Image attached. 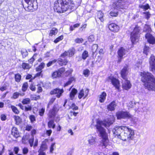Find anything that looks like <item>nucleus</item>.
<instances>
[{
  "label": "nucleus",
  "mask_w": 155,
  "mask_h": 155,
  "mask_svg": "<svg viewBox=\"0 0 155 155\" xmlns=\"http://www.w3.org/2000/svg\"><path fill=\"white\" fill-rule=\"evenodd\" d=\"M96 138L95 137H91L90 139L88 140L89 143L91 145H92L96 143Z\"/></svg>",
  "instance_id": "nucleus-42"
},
{
  "label": "nucleus",
  "mask_w": 155,
  "mask_h": 155,
  "mask_svg": "<svg viewBox=\"0 0 155 155\" xmlns=\"http://www.w3.org/2000/svg\"><path fill=\"white\" fill-rule=\"evenodd\" d=\"M143 14L145 15V18L147 20H148L150 17L151 15L149 11L144 12Z\"/></svg>",
  "instance_id": "nucleus-51"
},
{
  "label": "nucleus",
  "mask_w": 155,
  "mask_h": 155,
  "mask_svg": "<svg viewBox=\"0 0 155 155\" xmlns=\"http://www.w3.org/2000/svg\"><path fill=\"white\" fill-rule=\"evenodd\" d=\"M129 70V66L128 65L124 66L120 71V74L122 78L125 80L124 82L122 83V87L123 89L128 90L132 87L130 81L128 80L127 75Z\"/></svg>",
  "instance_id": "nucleus-5"
},
{
  "label": "nucleus",
  "mask_w": 155,
  "mask_h": 155,
  "mask_svg": "<svg viewBox=\"0 0 155 155\" xmlns=\"http://www.w3.org/2000/svg\"><path fill=\"white\" fill-rule=\"evenodd\" d=\"M139 8L143 9L144 11H146L148 9H150V7L148 4H146L145 5H140Z\"/></svg>",
  "instance_id": "nucleus-33"
},
{
  "label": "nucleus",
  "mask_w": 155,
  "mask_h": 155,
  "mask_svg": "<svg viewBox=\"0 0 155 155\" xmlns=\"http://www.w3.org/2000/svg\"><path fill=\"white\" fill-rule=\"evenodd\" d=\"M90 71L88 69H86L84 70L83 75L86 77H88L90 74Z\"/></svg>",
  "instance_id": "nucleus-52"
},
{
  "label": "nucleus",
  "mask_w": 155,
  "mask_h": 155,
  "mask_svg": "<svg viewBox=\"0 0 155 155\" xmlns=\"http://www.w3.org/2000/svg\"><path fill=\"white\" fill-rule=\"evenodd\" d=\"M89 57L88 52L87 50L84 51L82 52L81 57L84 60H86Z\"/></svg>",
  "instance_id": "nucleus-34"
},
{
  "label": "nucleus",
  "mask_w": 155,
  "mask_h": 155,
  "mask_svg": "<svg viewBox=\"0 0 155 155\" xmlns=\"http://www.w3.org/2000/svg\"><path fill=\"white\" fill-rule=\"evenodd\" d=\"M13 118L16 125H18L22 123V119L19 116L15 115L14 116Z\"/></svg>",
  "instance_id": "nucleus-26"
},
{
  "label": "nucleus",
  "mask_w": 155,
  "mask_h": 155,
  "mask_svg": "<svg viewBox=\"0 0 155 155\" xmlns=\"http://www.w3.org/2000/svg\"><path fill=\"white\" fill-rule=\"evenodd\" d=\"M37 93L39 94L42 92L43 91V89L40 84H38L37 85Z\"/></svg>",
  "instance_id": "nucleus-50"
},
{
  "label": "nucleus",
  "mask_w": 155,
  "mask_h": 155,
  "mask_svg": "<svg viewBox=\"0 0 155 155\" xmlns=\"http://www.w3.org/2000/svg\"><path fill=\"white\" fill-rule=\"evenodd\" d=\"M107 81H110L111 84L118 91L120 92L121 91L120 84L118 79L113 76H109L107 78Z\"/></svg>",
  "instance_id": "nucleus-8"
},
{
  "label": "nucleus",
  "mask_w": 155,
  "mask_h": 155,
  "mask_svg": "<svg viewBox=\"0 0 155 155\" xmlns=\"http://www.w3.org/2000/svg\"><path fill=\"white\" fill-rule=\"evenodd\" d=\"M74 7V4L72 0H56L54 3L53 9L55 12L62 14L72 10Z\"/></svg>",
  "instance_id": "nucleus-3"
},
{
  "label": "nucleus",
  "mask_w": 155,
  "mask_h": 155,
  "mask_svg": "<svg viewBox=\"0 0 155 155\" xmlns=\"http://www.w3.org/2000/svg\"><path fill=\"white\" fill-rule=\"evenodd\" d=\"M64 92V90L63 88L56 87L51 90L50 94L51 95H55L57 98H59L63 95Z\"/></svg>",
  "instance_id": "nucleus-11"
},
{
  "label": "nucleus",
  "mask_w": 155,
  "mask_h": 155,
  "mask_svg": "<svg viewBox=\"0 0 155 155\" xmlns=\"http://www.w3.org/2000/svg\"><path fill=\"white\" fill-rule=\"evenodd\" d=\"M80 25V23H77L74 24L73 25H71L69 27V30L72 31L74 30L75 28L79 27Z\"/></svg>",
  "instance_id": "nucleus-39"
},
{
  "label": "nucleus",
  "mask_w": 155,
  "mask_h": 155,
  "mask_svg": "<svg viewBox=\"0 0 155 155\" xmlns=\"http://www.w3.org/2000/svg\"><path fill=\"white\" fill-rule=\"evenodd\" d=\"M57 61V60L56 59H54L52 61H50L46 64L47 66L48 67H49L52 64L55 63Z\"/></svg>",
  "instance_id": "nucleus-46"
},
{
  "label": "nucleus",
  "mask_w": 155,
  "mask_h": 155,
  "mask_svg": "<svg viewBox=\"0 0 155 155\" xmlns=\"http://www.w3.org/2000/svg\"><path fill=\"white\" fill-rule=\"evenodd\" d=\"M1 119L2 121H5L7 119L6 116L5 114H2L0 115Z\"/></svg>",
  "instance_id": "nucleus-63"
},
{
  "label": "nucleus",
  "mask_w": 155,
  "mask_h": 155,
  "mask_svg": "<svg viewBox=\"0 0 155 155\" xmlns=\"http://www.w3.org/2000/svg\"><path fill=\"white\" fill-rule=\"evenodd\" d=\"M107 26L109 30L114 33L117 32L120 30L119 26L115 23L108 24Z\"/></svg>",
  "instance_id": "nucleus-13"
},
{
  "label": "nucleus",
  "mask_w": 155,
  "mask_h": 155,
  "mask_svg": "<svg viewBox=\"0 0 155 155\" xmlns=\"http://www.w3.org/2000/svg\"><path fill=\"white\" fill-rule=\"evenodd\" d=\"M118 14V12L117 11H111L109 13L110 15L113 17H117Z\"/></svg>",
  "instance_id": "nucleus-47"
},
{
  "label": "nucleus",
  "mask_w": 155,
  "mask_h": 155,
  "mask_svg": "<svg viewBox=\"0 0 155 155\" xmlns=\"http://www.w3.org/2000/svg\"><path fill=\"white\" fill-rule=\"evenodd\" d=\"M45 150L39 149L38 152V155H46L45 153L44 152Z\"/></svg>",
  "instance_id": "nucleus-64"
},
{
  "label": "nucleus",
  "mask_w": 155,
  "mask_h": 155,
  "mask_svg": "<svg viewBox=\"0 0 155 155\" xmlns=\"http://www.w3.org/2000/svg\"><path fill=\"white\" fill-rule=\"evenodd\" d=\"M32 107L30 105H28L25 107L24 110L25 111H31L32 110Z\"/></svg>",
  "instance_id": "nucleus-54"
},
{
  "label": "nucleus",
  "mask_w": 155,
  "mask_h": 155,
  "mask_svg": "<svg viewBox=\"0 0 155 155\" xmlns=\"http://www.w3.org/2000/svg\"><path fill=\"white\" fill-rule=\"evenodd\" d=\"M116 106V101L114 100L107 106V109L108 111H112L115 110Z\"/></svg>",
  "instance_id": "nucleus-19"
},
{
  "label": "nucleus",
  "mask_w": 155,
  "mask_h": 155,
  "mask_svg": "<svg viewBox=\"0 0 155 155\" xmlns=\"http://www.w3.org/2000/svg\"><path fill=\"white\" fill-rule=\"evenodd\" d=\"M25 94L24 93H20L18 92H14L11 97L12 99H16L18 98L20 96H23Z\"/></svg>",
  "instance_id": "nucleus-25"
},
{
  "label": "nucleus",
  "mask_w": 155,
  "mask_h": 155,
  "mask_svg": "<svg viewBox=\"0 0 155 155\" xmlns=\"http://www.w3.org/2000/svg\"><path fill=\"white\" fill-rule=\"evenodd\" d=\"M58 32V29L56 28H53L50 31L48 34L49 36L52 37L53 35H56Z\"/></svg>",
  "instance_id": "nucleus-27"
},
{
  "label": "nucleus",
  "mask_w": 155,
  "mask_h": 155,
  "mask_svg": "<svg viewBox=\"0 0 155 155\" xmlns=\"http://www.w3.org/2000/svg\"><path fill=\"white\" fill-rule=\"evenodd\" d=\"M128 2L127 0H117L112 3L111 6L114 9L124 10L127 7Z\"/></svg>",
  "instance_id": "nucleus-7"
},
{
  "label": "nucleus",
  "mask_w": 155,
  "mask_h": 155,
  "mask_svg": "<svg viewBox=\"0 0 155 155\" xmlns=\"http://www.w3.org/2000/svg\"><path fill=\"white\" fill-rule=\"evenodd\" d=\"M57 62L60 66H62L66 65L68 63V61L66 58L63 59L59 58L57 60Z\"/></svg>",
  "instance_id": "nucleus-21"
},
{
  "label": "nucleus",
  "mask_w": 155,
  "mask_h": 155,
  "mask_svg": "<svg viewBox=\"0 0 155 155\" xmlns=\"http://www.w3.org/2000/svg\"><path fill=\"white\" fill-rule=\"evenodd\" d=\"M104 14L103 12L101 10H99L97 11L95 18L96 19H98L101 22H103L104 21Z\"/></svg>",
  "instance_id": "nucleus-20"
},
{
  "label": "nucleus",
  "mask_w": 155,
  "mask_h": 155,
  "mask_svg": "<svg viewBox=\"0 0 155 155\" xmlns=\"http://www.w3.org/2000/svg\"><path fill=\"white\" fill-rule=\"evenodd\" d=\"M64 36L63 35H61L58 38H56L54 41V42L55 43H57L59 41L62 40L63 39Z\"/></svg>",
  "instance_id": "nucleus-49"
},
{
  "label": "nucleus",
  "mask_w": 155,
  "mask_h": 155,
  "mask_svg": "<svg viewBox=\"0 0 155 155\" xmlns=\"http://www.w3.org/2000/svg\"><path fill=\"white\" fill-rule=\"evenodd\" d=\"M14 78L15 82L19 83L21 80V76L19 73H17L15 74Z\"/></svg>",
  "instance_id": "nucleus-31"
},
{
  "label": "nucleus",
  "mask_w": 155,
  "mask_h": 155,
  "mask_svg": "<svg viewBox=\"0 0 155 155\" xmlns=\"http://www.w3.org/2000/svg\"><path fill=\"white\" fill-rule=\"evenodd\" d=\"M10 107L11 108L12 111L15 114H18L20 113V111L15 106L11 105Z\"/></svg>",
  "instance_id": "nucleus-37"
},
{
  "label": "nucleus",
  "mask_w": 155,
  "mask_h": 155,
  "mask_svg": "<svg viewBox=\"0 0 155 155\" xmlns=\"http://www.w3.org/2000/svg\"><path fill=\"white\" fill-rule=\"evenodd\" d=\"M125 49L123 47H120L119 48L117 51V58H118L117 60V63L118 64L120 63L123 59V56L125 54Z\"/></svg>",
  "instance_id": "nucleus-12"
},
{
  "label": "nucleus",
  "mask_w": 155,
  "mask_h": 155,
  "mask_svg": "<svg viewBox=\"0 0 155 155\" xmlns=\"http://www.w3.org/2000/svg\"><path fill=\"white\" fill-rule=\"evenodd\" d=\"M107 94L105 91L102 92L99 96V101L101 103H104L106 99Z\"/></svg>",
  "instance_id": "nucleus-23"
},
{
  "label": "nucleus",
  "mask_w": 155,
  "mask_h": 155,
  "mask_svg": "<svg viewBox=\"0 0 155 155\" xmlns=\"http://www.w3.org/2000/svg\"><path fill=\"white\" fill-rule=\"evenodd\" d=\"M47 125L49 128H52V129H54L56 126L54 122V120L53 119L49 120L47 123Z\"/></svg>",
  "instance_id": "nucleus-28"
},
{
  "label": "nucleus",
  "mask_w": 155,
  "mask_h": 155,
  "mask_svg": "<svg viewBox=\"0 0 155 155\" xmlns=\"http://www.w3.org/2000/svg\"><path fill=\"white\" fill-rule=\"evenodd\" d=\"M98 46L97 44H94L92 46V51L93 54L96 52L98 49Z\"/></svg>",
  "instance_id": "nucleus-48"
},
{
  "label": "nucleus",
  "mask_w": 155,
  "mask_h": 155,
  "mask_svg": "<svg viewBox=\"0 0 155 155\" xmlns=\"http://www.w3.org/2000/svg\"><path fill=\"white\" fill-rule=\"evenodd\" d=\"M22 68L24 70H29L31 68V66L29 64L25 62H23L21 65Z\"/></svg>",
  "instance_id": "nucleus-35"
},
{
  "label": "nucleus",
  "mask_w": 155,
  "mask_h": 155,
  "mask_svg": "<svg viewBox=\"0 0 155 155\" xmlns=\"http://www.w3.org/2000/svg\"><path fill=\"white\" fill-rule=\"evenodd\" d=\"M22 153L23 154L25 155L27 154L28 152V149L27 147H24L22 149Z\"/></svg>",
  "instance_id": "nucleus-60"
},
{
  "label": "nucleus",
  "mask_w": 155,
  "mask_h": 155,
  "mask_svg": "<svg viewBox=\"0 0 155 155\" xmlns=\"http://www.w3.org/2000/svg\"><path fill=\"white\" fill-rule=\"evenodd\" d=\"M52 76L53 78H57V77H60L58 74L57 71H54L52 74Z\"/></svg>",
  "instance_id": "nucleus-57"
},
{
  "label": "nucleus",
  "mask_w": 155,
  "mask_h": 155,
  "mask_svg": "<svg viewBox=\"0 0 155 155\" xmlns=\"http://www.w3.org/2000/svg\"><path fill=\"white\" fill-rule=\"evenodd\" d=\"M57 71L60 77L61 76V74L65 71V69L64 67H62L58 70Z\"/></svg>",
  "instance_id": "nucleus-41"
},
{
  "label": "nucleus",
  "mask_w": 155,
  "mask_h": 155,
  "mask_svg": "<svg viewBox=\"0 0 155 155\" xmlns=\"http://www.w3.org/2000/svg\"><path fill=\"white\" fill-rule=\"evenodd\" d=\"M84 40L82 38H77L74 40V41L76 43L80 44L83 42Z\"/></svg>",
  "instance_id": "nucleus-53"
},
{
  "label": "nucleus",
  "mask_w": 155,
  "mask_h": 155,
  "mask_svg": "<svg viewBox=\"0 0 155 155\" xmlns=\"http://www.w3.org/2000/svg\"><path fill=\"white\" fill-rule=\"evenodd\" d=\"M45 66V63L44 62H41L38 66L36 68V71H42L41 70L44 68Z\"/></svg>",
  "instance_id": "nucleus-38"
},
{
  "label": "nucleus",
  "mask_w": 155,
  "mask_h": 155,
  "mask_svg": "<svg viewBox=\"0 0 155 155\" xmlns=\"http://www.w3.org/2000/svg\"><path fill=\"white\" fill-rule=\"evenodd\" d=\"M150 48L149 47L145 45L144 46L143 52L144 54H145L146 55H147L149 51Z\"/></svg>",
  "instance_id": "nucleus-43"
},
{
  "label": "nucleus",
  "mask_w": 155,
  "mask_h": 155,
  "mask_svg": "<svg viewBox=\"0 0 155 155\" xmlns=\"http://www.w3.org/2000/svg\"><path fill=\"white\" fill-rule=\"evenodd\" d=\"M45 111V108H42L39 110L38 111V114L41 117H43L44 115Z\"/></svg>",
  "instance_id": "nucleus-44"
},
{
  "label": "nucleus",
  "mask_w": 155,
  "mask_h": 155,
  "mask_svg": "<svg viewBox=\"0 0 155 155\" xmlns=\"http://www.w3.org/2000/svg\"><path fill=\"white\" fill-rule=\"evenodd\" d=\"M141 28L138 25H136L133 31L130 34V39L132 44H135L138 41L140 37Z\"/></svg>",
  "instance_id": "nucleus-6"
},
{
  "label": "nucleus",
  "mask_w": 155,
  "mask_h": 155,
  "mask_svg": "<svg viewBox=\"0 0 155 155\" xmlns=\"http://www.w3.org/2000/svg\"><path fill=\"white\" fill-rule=\"evenodd\" d=\"M29 88L32 91H35L36 89L35 85L33 83H31L30 85Z\"/></svg>",
  "instance_id": "nucleus-55"
},
{
  "label": "nucleus",
  "mask_w": 155,
  "mask_h": 155,
  "mask_svg": "<svg viewBox=\"0 0 155 155\" xmlns=\"http://www.w3.org/2000/svg\"><path fill=\"white\" fill-rule=\"evenodd\" d=\"M147 42L150 44L153 45L155 44V38L150 33H146L145 35Z\"/></svg>",
  "instance_id": "nucleus-15"
},
{
  "label": "nucleus",
  "mask_w": 155,
  "mask_h": 155,
  "mask_svg": "<svg viewBox=\"0 0 155 155\" xmlns=\"http://www.w3.org/2000/svg\"><path fill=\"white\" fill-rule=\"evenodd\" d=\"M115 117L114 115H110L107 118L103 120L99 119L96 120V124L95 126L99 133L100 137L101 138V145L102 147L106 148L109 143V139L107 133L102 126L105 127H109L112 125L115 121Z\"/></svg>",
  "instance_id": "nucleus-1"
},
{
  "label": "nucleus",
  "mask_w": 155,
  "mask_h": 155,
  "mask_svg": "<svg viewBox=\"0 0 155 155\" xmlns=\"http://www.w3.org/2000/svg\"><path fill=\"white\" fill-rule=\"evenodd\" d=\"M67 51L68 52V56L71 57L74 55L75 53V50L74 48L72 47L69 49Z\"/></svg>",
  "instance_id": "nucleus-29"
},
{
  "label": "nucleus",
  "mask_w": 155,
  "mask_h": 155,
  "mask_svg": "<svg viewBox=\"0 0 155 155\" xmlns=\"http://www.w3.org/2000/svg\"><path fill=\"white\" fill-rule=\"evenodd\" d=\"M143 29V32H147V33H150L152 31L150 25L147 24L145 25Z\"/></svg>",
  "instance_id": "nucleus-30"
},
{
  "label": "nucleus",
  "mask_w": 155,
  "mask_h": 155,
  "mask_svg": "<svg viewBox=\"0 0 155 155\" xmlns=\"http://www.w3.org/2000/svg\"><path fill=\"white\" fill-rule=\"evenodd\" d=\"M29 118L31 123H34L36 121V117L34 115H30L29 116Z\"/></svg>",
  "instance_id": "nucleus-45"
},
{
  "label": "nucleus",
  "mask_w": 155,
  "mask_h": 155,
  "mask_svg": "<svg viewBox=\"0 0 155 155\" xmlns=\"http://www.w3.org/2000/svg\"><path fill=\"white\" fill-rule=\"evenodd\" d=\"M116 116L118 120L122 119H130L133 117V116L129 112L123 110L117 112L116 114Z\"/></svg>",
  "instance_id": "nucleus-10"
},
{
  "label": "nucleus",
  "mask_w": 155,
  "mask_h": 155,
  "mask_svg": "<svg viewBox=\"0 0 155 155\" xmlns=\"http://www.w3.org/2000/svg\"><path fill=\"white\" fill-rule=\"evenodd\" d=\"M49 142V139L46 138L42 141L40 145L39 149L44 150H46L48 149L47 143Z\"/></svg>",
  "instance_id": "nucleus-18"
},
{
  "label": "nucleus",
  "mask_w": 155,
  "mask_h": 155,
  "mask_svg": "<svg viewBox=\"0 0 155 155\" xmlns=\"http://www.w3.org/2000/svg\"><path fill=\"white\" fill-rule=\"evenodd\" d=\"M114 136L125 141L132 140L134 135V130L125 126H115L113 130Z\"/></svg>",
  "instance_id": "nucleus-2"
},
{
  "label": "nucleus",
  "mask_w": 155,
  "mask_h": 155,
  "mask_svg": "<svg viewBox=\"0 0 155 155\" xmlns=\"http://www.w3.org/2000/svg\"><path fill=\"white\" fill-rule=\"evenodd\" d=\"M68 56V52L67 51H65L64 52L61 54L60 57L64 58Z\"/></svg>",
  "instance_id": "nucleus-62"
},
{
  "label": "nucleus",
  "mask_w": 155,
  "mask_h": 155,
  "mask_svg": "<svg viewBox=\"0 0 155 155\" xmlns=\"http://www.w3.org/2000/svg\"><path fill=\"white\" fill-rule=\"evenodd\" d=\"M25 2L28 5L26 10L28 12H33L36 11L38 8L36 0H24Z\"/></svg>",
  "instance_id": "nucleus-9"
},
{
  "label": "nucleus",
  "mask_w": 155,
  "mask_h": 155,
  "mask_svg": "<svg viewBox=\"0 0 155 155\" xmlns=\"http://www.w3.org/2000/svg\"><path fill=\"white\" fill-rule=\"evenodd\" d=\"M11 134L15 138L19 137L20 134L17 127H13L12 128Z\"/></svg>",
  "instance_id": "nucleus-22"
},
{
  "label": "nucleus",
  "mask_w": 155,
  "mask_h": 155,
  "mask_svg": "<svg viewBox=\"0 0 155 155\" xmlns=\"http://www.w3.org/2000/svg\"><path fill=\"white\" fill-rule=\"evenodd\" d=\"M55 143H52L49 147L50 148V151L49 152L51 153H53V151L54 150V147L55 146Z\"/></svg>",
  "instance_id": "nucleus-56"
},
{
  "label": "nucleus",
  "mask_w": 155,
  "mask_h": 155,
  "mask_svg": "<svg viewBox=\"0 0 155 155\" xmlns=\"http://www.w3.org/2000/svg\"><path fill=\"white\" fill-rule=\"evenodd\" d=\"M31 100L29 98H24L21 101V103L23 105H27L31 103Z\"/></svg>",
  "instance_id": "nucleus-36"
},
{
  "label": "nucleus",
  "mask_w": 155,
  "mask_h": 155,
  "mask_svg": "<svg viewBox=\"0 0 155 155\" xmlns=\"http://www.w3.org/2000/svg\"><path fill=\"white\" fill-rule=\"evenodd\" d=\"M77 93V90L74 88H73L69 94V97L71 99L73 100Z\"/></svg>",
  "instance_id": "nucleus-24"
},
{
  "label": "nucleus",
  "mask_w": 155,
  "mask_h": 155,
  "mask_svg": "<svg viewBox=\"0 0 155 155\" xmlns=\"http://www.w3.org/2000/svg\"><path fill=\"white\" fill-rule=\"evenodd\" d=\"M89 93V90L88 88L82 89L80 90L78 93V97L80 99L83 98L85 99L87 97Z\"/></svg>",
  "instance_id": "nucleus-14"
},
{
  "label": "nucleus",
  "mask_w": 155,
  "mask_h": 155,
  "mask_svg": "<svg viewBox=\"0 0 155 155\" xmlns=\"http://www.w3.org/2000/svg\"><path fill=\"white\" fill-rule=\"evenodd\" d=\"M59 110V109H58L55 105H54L52 109L49 111V117L51 118L55 117Z\"/></svg>",
  "instance_id": "nucleus-17"
},
{
  "label": "nucleus",
  "mask_w": 155,
  "mask_h": 155,
  "mask_svg": "<svg viewBox=\"0 0 155 155\" xmlns=\"http://www.w3.org/2000/svg\"><path fill=\"white\" fill-rule=\"evenodd\" d=\"M141 81L146 89L149 91H155V77L149 72L143 71L140 73Z\"/></svg>",
  "instance_id": "nucleus-4"
},
{
  "label": "nucleus",
  "mask_w": 155,
  "mask_h": 155,
  "mask_svg": "<svg viewBox=\"0 0 155 155\" xmlns=\"http://www.w3.org/2000/svg\"><path fill=\"white\" fill-rule=\"evenodd\" d=\"M149 64L150 68V71L155 72V57L152 55L150 58Z\"/></svg>",
  "instance_id": "nucleus-16"
},
{
  "label": "nucleus",
  "mask_w": 155,
  "mask_h": 155,
  "mask_svg": "<svg viewBox=\"0 0 155 155\" xmlns=\"http://www.w3.org/2000/svg\"><path fill=\"white\" fill-rule=\"evenodd\" d=\"M34 137H32L30 139L28 140L30 146L31 147L33 146V144L34 142Z\"/></svg>",
  "instance_id": "nucleus-59"
},
{
  "label": "nucleus",
  "mask_w": 155,
  "mask_h": 155,
  "mask_svg": "<svg viewBox=\"0 0 155 155\" xmlns=\"http://www.w3.org/2000/svg\"><path fill=\"white\" fill-rule=\"evenodd\" d=\"M70 108L74 110H78V107L76 106L74 103H72L71 104Z\"/></svg>",
  "instance_id": "nucleus-58"
},
{
  "label": "nucleus",
  "mask_w": 155,
  "mask_h": 155,
  "mask_svg": "<svg viewBox=\"0 0 155 155\" xmlns=\"http://www.w3.org/2000/svg\"><path fill=\"white\" fill-rule=\"evenodd\" d=\"M56 98L55 97H52L51 98L48 102L47 105V108H49L50 106L52 105L56 100Z\"/></svg>",
  "instance_id": "nucleus-40"
},
{
  "label": "nucleus",
  "mask_w": 155,
  "mask_h": 155,
  "mask_svg": "<svg viewBox=\"0 0 155 155\" xmlns=\"http://www.w3.org/2000/svg\"><path fill=\"white\" fill-rule=\"evenodd\" d=\"M88 39L89 41L92 42L94 40V35H91L88 38Z\"/></svg>",
  "instance_id": "nucleus-61"
},
{
  "label": "nucleus",
  "mask_w": 155,
  "mask_h": 155,
  "mask_svg": "<svg viewBox=\"0 0 155 155\" xmlns=\"http://www.w3.org/2000/svg\"><path fill=\"white\" fill-rule=\"evenodd\" d=\"M28 82H25L23 83L21 87V90L23 92H25L27 91L28 87Z\"/></svg>",
  "instance_id": "nucleus-32"
}]
</instances>
